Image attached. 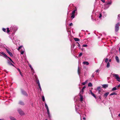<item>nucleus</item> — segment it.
Instances as JSON below:
<instances>
[{
  "label": "nucleus",
  "mask_w": 120,
  "mask_h": 120,
  "mask_svg": "<svg viewBox=\"0 0 120 120\" xmlns=\"http://www.w3.org/2000/svg\"><path fill=\"white\" fill-rule=\"evenodd\" d=\"M0 53L3 55L5 58H7V57H8V56H7V55L4 52H0Z\"/></svg>",
  "instance_id": "obj_7"
},
{
  "label": "nucleus",
  "mask_w": 120,
  "mask_h": 120,
  "mask_svg": "<svg viewBox=\"0 0 120 120\" xmlns=\"http://www.w3.org/2000/svg\"><path fill=\"white\" fill-rule=\"evenodd\" d=\"M108 58H106L105 60V63H107L108 62Z\"/></svg>",
  "instance_id": "obj_37"
},
{
  "label": "nucleus",
  "mask_w": 120,
  "mask_h": 120,
  "mask_svg": "<svg viewBox=\"0 0 120 120\" xmlns=\"http://www.w3.org/2000/svg\"><path fill=\"white\" fill-rule=\"evenodd\" d=\"M83 64H86L87 65H88L89 63L87 62L86 61H84L83 62Z\"/></svg>",
  "instance_id": "obj_14"
},
{
  "label": "nucleus",
  "mask_w": 120,
  "mask_h": 120,
  "mask_svg": "<svg viewBox=\"0 0 120 120\" xmlns=\"http://www.w3.org/2000/svg\"><path fill=\"white\" fill-rule=\"evenodd\" d=\"M24 51H21V53L22 54H23L24 53Z\"/></svg>",
  "instance_id": "obj_40"
},
{
  "label": "nucleus",
  "mask_w": 120,
  "mask_h": 120,
  "mask_svg": "<svg viewBox=\"0 0 120 120\" xmlns=\"http://www.w3.org/2000/svg\"><path fill=\"white\" fill-rule=\"evenodd\" d=\"M86 88V87L85 86H84L82 88L81 90L80 91V93L82 94L84 92V90Z\"/></svg>",
  "instance_id": "obj_10"
},
{
  "label": "nucleus",
  "mask_w": 120,
  "mask_h": 120,
  "mask_svg": "<svg viewBox=\"0 0 120 120\" xmlns=\"http://www.w3.org/2000/svg\"><path fill=\"white\" fill-rule=\"evenodd\" d=\"M119 116H120V113L118 115Z\"/></svg>",
  "instance_id": "obj_58"
},
{
  "label": "nucleus",
  "mask_w": 120,
  "mask_h": 120,
  "mask_svg": "<svg viewBox=\"0 0 120 120\" xmlns=\"http://www.w3.org/2000/svg\"><path fill=\"white\" fill-rule=\"evenodd\" d=\"M72 24H73L72 23H71L69 25L70 26H71L72 25Z\"/></svg>",
  "instance_id": "obj_52"
},
{
  "label": "nucleus",
  "mask_w": 120,
  "mask_h": 120,
  "mask_svg": "<svg viewBox=\"0 0 120 120\" xmlns=\"http://www.w3.org/2000/svg\"><path fill=\"white\" fill-rule=\"evenodd\" d=\"M74 39L76 41H78L80 40L79 39L76 38H74Z\"/></svg>",
  "instance_id": "obj_19"
},
{
  "label": "nucleus",
  "mask_w": 120,
  "mask_h": 120,
  "mask_svg": "<svg viewBox=\"0 0 120 120\" xmlns=\"http://www.w3.org/2000/svg\"><path fill=\"white\" fill-rule=\"evenodd\" d=\"M78 72L79 74V67H78Z\"/></svg>",
  "instance_id": "obj_53"
},
{
  "label": "nucleus",
  "mask_w": 120,
  "mask_h": 120,
  "mask_svg": "<svg viewBox=\"0 0 120 120\" xmlns=\"http://www.w3.org/2000/svg\"><path fill=\"white\" fill-rule=\"evenodd\" d=\"M82 55V53H80L79 56V57H80Z\"/></svg>",
  "instance_id": "obj_39"
},
{
  "label": "nucleus",
  "mask_w": 120,
  "mask_h": 120,
  "mask_svg": "<svg viewBox=\"0 0 120 120\" xmlns=\"http://www.w3.org/2000/svg\"><path fill=\"white\" fill-rule=\"evenodd\" d=\"M88 81L87 80H86L85 82H83L82 83V84L83 85H85L86 84Z\"/></svg>",
  "instance_id": "obj_20"
},
{
  "label": "nucleus",
  "mask_w": 120,
  "mask_h": 120,
  "mask_svg": "<svg viewBox=\"0 0 120 120\" xmlns=\"http://www.w3.org/2000/svg\"><path fill=\"white\" fill-rule=\"evenodd\" d=\"M77 43L78 44V47H80V45L79 44V43H78V42H77Z\"/></svg>",
  "instance_id": "obj_48"
},
{
  "label": "nucleus",
  "mask_w": 120,
  "mask_h": 120,
  "mask_svg": "<svg viewBox=\"0 0 120 120\" xmlns=\"http://www.w3.org/2000/svg\"><path fill=\"white\" fill-rule=\"evenodd\" d=\"M92 77H94V76H92Z\"/></svg>",
  "instance_id": "obj_61"
},
{
  "label": "nucleus",
  "mask_w": 120,
  "mask_h": 120,
  "mask_svg": "<svg viewBox=\"0 0 120 120\" xmlns=\"http://www.w3.org/2000/svg\"><path fill=\"white\" fill-rule=\"evenodd\" d=\"M106 67L107 68H109L110 67V63L109 62L107 64Z\"/></svg>",
  "instance_id": "obj_24"
},
{
  "label": "nucleus",
  "mask_w": 120,
  "mask_h": 120,
  "mask_svg": "<svg viewBox=\"0 0 120 120\" xmlns=\"http://www.w3.org/2000/svg\"><path fill=\"white\" fill-rule=\"evenodd\" d=\"M83 119L84 120H85L86 119L85 118V117H83Z\"/></svg>",
  "instance_id": "obj_55"
},
{
  "label": "nucleus",
  "mask_w": 120,
  "mask_h": 120,
  "mask_svg": "<svg viewBox=\"0 0 120 120\" xmlns=\"http://www.w3.org/2000/svg\"><path fill=\"white\" fill-rule=\"evenodd\" d=\"M17 70L18 71H19V73L20 72H21L20 70V69L19 68H17Z\"/></svg>",
  "instance_id": "obj_51"
},
{
  "label": "nucleus",
  "mask_w": 120,
  "mask_h": 120,
  "mask_svg": "<svg viewBox=\"0 0 120 120\" xmlns=\"http://www.w3.org/2000/svg\"><path fill=\"white\" fill-rule=\"evenodd\" d=\"M22 94L24 95L27 96L28 95L26 93L25 91L23 90H22Z\"/></svg>",
  "instance_id": "obj_9"
},
{
  "label": "nucleus",
  "mask_w": 120,
  "mask_h": 120,
  "mask_svg": "<svg viewBox=\"0 0 120 120\" xmlns=\"http://www.w3.org/2000/svg\"><path fill=\"white\" fill-rule=\"evenodd\" d=\"M88 86L89 87H92V85L91 82H89L88 85Z\"/></svg>",
  "instance_id": "obj_21"
},
{
  "label": "nucleus",
  "mask_w": 120,
  "mask_h": 120,
  "mask_svg": "<svg viewBox=\"0 0 120 120\" xmlns=\"http://www.w3.org/2000/svg\"><path fill=\"white\" fill-rule=\"evenodd\" d=\"M22 47H23V46H21L19 47L17 49L19 51L21 48Z\"/></svg>",
  "instance_id": "obj_30"
},
{
  "label": "nucleus",
  "mask_w": 120,
  "mask_h": 120,
  "mask_svg": "<svg viewBox=\"0 0 120 120\" xmlns=\"http://www.w3.org/2000/svg\"><path fill=\"white\" fill-rule=\"evenodd\" d=\"M120 86V84L118 86H116V87L117 88V89H118V88Z\"/></svg>",
  "instance_id": "obj_46"
},
{
  "label": "nucleus",
  "mask_w": 120,
  "mask_h": 120,
  "mask_svg": "<svg viewBox=\"0 0 120 120\" xmlns=\"http://www.w3.org/2000/svg\"><path fill=\"white\" fill-rule=\"evenodd\" d=\"M0 56H2V55H1V54H0Z\"/></svg>",
  "instance_id": "obj_59"
},
{
  "label": "nucleus",
  "mask_w": 120,
  "mask_h": 120,
  "mask_svg": "<svg viewBox=\"0 0 120 120\" xmlns=\"http://www.w3.org/2000/svg\"><path fill=\"white\" fill-rule=\"evenodd\" d=\"M112 3V2L111 1H110L109 2L106 3L105 4V6H107V7H105L104 8L105 9H107L109 7V5L111 4Z\"/></svg>",
  "instance_id": "obj_4"
},
{
  "label": "nucleus",
  "mask_w": 120,
  "mask_h": 120,
  "mask_svg": "<svg viewBox=\"0 0 120 120\" xmlns=\"http://www.w3.org/2000/svg\"><path fill=\"white\" fill-rule=\"evenodd\" d=\"M36 81L37 82L38 84V86H39L40 85V83L39 81V80L38 79H36Z\"/></svg>",
  "instance_id": "obj_15"
},
{
  "label": "nucleus",
  "mask_w": 120,
  "mask_h": 120,
  "mask_svg": "<svg viewBox=\"0 0 120 120\" xmlns=\"http://www.w3.org/2000/svg\"><path fill=\"white\" fill-rule=\"evenodd\" d=\"M113 76L114 77H115V78L118 82H120V78L118 74H113Z\"/></svg>",
  "instance_id": "obj_2"
},
{
  "label": "nucleus",
  "mask_w": 120,
  "mask_h": 120,
  "mask_svg": "<svg viewBox=\"0 0 120 120\" xmlns=\"http://www.w3.org/2000/svg\"><path fill=\"white\" fill-rule=\"evenodd\" d=\"M102 16V15H101V13H100V14H99V17H98L100 19H101V17Z\"/></svg>",
  "instance_id": "obj_34"
},
{
  "label": "nucleus",
  "mask_w": 120,
  "mask_h": 120,
  "mask_svg": "<svg viewBox=\"0 0 120 120\" xmlns=\"http://www.w3.org/2000/svg\"><path fill=\"white\" fill-rule=\"evenodd\" d=\"M104 7H104V8H105V7H107V6H105V5H104Z\"/></svg>",
  "instance_id": "obj_57"
},
{
  "label": "nucleus",
  "mask_w": 120,
  "mask_h": 120,
  "mask_svg": "<svg viewBox=\"0 0 120 120\" xmlns=\"http://www.w3.org/2000/svg\"><path fill=\"white\" fill-rule=\"evenodd\" d=\"M71 18H72V19L74 18L75 17V15L74 14H71Z\"/></svg>",
  "instance_id": "obj_28"
},
{
  "label": "nucleus",
  "mask_w": 120,
  "mask_h": 120,
  "mask_svg": "<svg viewBox=\"0 0 120 120\" xmlns=\"http://www.w3.org/2000/svg\"><path fill=\"white\" fill-rule=\"evenodd\" d=\"M118 19L119 20L120 19V14H119L118 16Z\"/></svg>",
  "instance_id": "obj_36"
},
{
  "label": "nucleus",
  "mask_w": 120,
  "mask_h": 120,
  "mask_svg": "<svg viewBox=\"0 0 120 120\" xmlns=\"http://www.w3.org/2000/svg\"><path fill=\"white\" fill-rule=\"evenodd\" d=\"M79 96L80 97V101H82L83 100V96L80 94H79Z\"/></svg>",
  "instance_id": "obj_11"
},
{
  "label": "nucleus",
  "mask_w": 120,
  "mask_h": 120,
  "mask_svg": "<svg viewBox=\"0 0 120 120\" xmlns=\"http://www.w3.org/2000/svg\"><path fill=\"white\" fill-rule=\"evenodd\" d=\"M17 111L20 115H22L24 114V113L23 111L21 109H17Z\"/></svg>",
  "instance_id": "obj_3"
},
{
  "label": "nucleus",
  "mask_w": 120,
  "mask_h": 120,
  "mask_svg": "<svg viewBox=\"0 0 120 120\" xmlns=\"http://www.w3.org/2000/svg\"><path fill=\"white\" fill-rule=\"evenodd\" d=\"M6 50L7 53H8L9 55L11 56H13L12 54V53L9 51L7 49H6Z\"/></svg>",
  "instance_id": "obj_8"
},
{
  "label": "nucleus",
  "mask_w": 120,
  "mask_h": 120,
  "mask_svg": "<svg viewBox=\"0 0 120 120\" xmlns=\"http://www.w3.org/2000/svg\"><path fill=\"white\" fill-rule=\"evenodd\" d=\"M46 109H47V112L48 115V116L49 118L50 119L51 118V116L50 113L49 109L48 108Z\"/></svg>",
  "instance_id": "obj_6"
},
{
  "label": "nucleus",
  "mask_w": 120,
  "mask_h": 120,
  "mask_svg": "<svg viewBox=\"0 0 120 120\" xmlns=\"http://www.w3.org/2000/svg\"><path fill=\"white\" fill-rule=\"evenodd\" d=\"M30 68L31 69V70L32 72L34 73V70L33 68L32 67V68Z\"/></svg>",
  "instance_id": "obj_31"
},
{
  "label": "nucleus",
  "mask_w": 120,
  "mask_h": 120,
  "mask_svg": "<svg viewBox=\"0 0 120 120\" xmlns=\"http://www.w3.org/2000/svg\"><path fill=\"white\" fill-rule=\"evenodd\" d=\"M97 90H98L99 91H100L101 90V87L100 86L98 87L97 88Z\"/></svg>",
  "instance_id": "obj_27"
},
{
  "label": "nucleus",
  "mask_w": 120,
  "mask_h": 120,
  "mask_svg": "<svg viewBox=\"0 0 120 120\" xmlns=\"http://www.w3.org/2000/svg\"><path fill=\"white\" fill-rule=\"evenodd\" d=\"M109 92H107L105 93L104 94V96L105 97H107L108 95L109 94Z\"/></svg>",
  "instance_id": "obj_18"
},
{
  "label": "nucleus",
  "mask_w": 120,
  "mask_h": 120,
  "mask_svg": "<svg viewBox=\"0 0 120 120\" xmlns=\"http://www.w3.org/2000/svg\"><path fill=\"white\" fill-rule=\"evenodd\" d=\"M45 108L46 109L49 108L47 104H46V103L45 102Z\"/></svg>",
  "instance_id": "obj_26"
},
{
  "label": "nucleus",
  "mask_w": 120,
  "mask_h": 120,
  "mask_svg": "<svg viewBox=\"0 0 120 120\" xmlns=\"http://www.w3.org/2000/svg\"><path fill=\"white\" fill-rule=\"evenodd\" d=\"M29 67L30 68H32V67L31 65L30 64H29Z\"/></svg>",
  "instance_id": "obj_47"
},
{
  "label": "nucleus",
  "mask_w": 120,
  "mask_h": 120,
  "mask_svg": "<svg viewBox=\"0 0 120 120\" xmlns=\"http://www.w3.org/2000/svg\"><path fill=\"white\" fill-rule=\"evenodd\" d=\"M18 29V28L17 26H12L10 28V30L9 28H7V32L8 33L10 31H12L13 30L15 32Z\"/></svg>",
  "instance_id": "obj_1"
},
{
  "label": "nucleus",
  "mask_w": 120,
  "mask_h": 120,
  "mask_svg": "<svg viewBox=\"0 0 120 120\" xmlns=\"http://www.w3.org/2000/svg\"><path fill=\"white\" fill-rule=\"evenodd\" d=\"M111 59H109V62H111Z\"/></svg>",
  "instance_id": "obj_56"
},
{
  "label": "nucleus",
  "mask_w": 120,
  "mask_h": 120,
  "mask_svg": "<svg viewBox=\"0 0 120 120\" xmlns=\"http://www.w3.org/2000/svg\"><path fill=\"white\" fill-rule=\"evenodd\" d=\"M20 74V75H21V76L22 77H23V75L22 74L21 72H20L19 73Z\"/></svg>",
  "instance_id": "obj_49"
},
{
  "label": "nucleus",
  "mask_w": 120,
  "mask_h": 120,
  "mask_svg": "<svg viewBox=\"0 0 120 120\" xmlns=\"http://www.w3.org/2000/svg\"><path fill=\"white\" fill-rule=\"evenodd\" d=\"M91 95L93 96L95 98H96V97L95 95L93 93L91 94Z\"/></svg>",
  "instance_id": "obj_29"
},
{
  "label": "nucleus",
  "mask_w": 120,
  "mask_h": 120,
  "mask_svg": "<svg viewBox=\"0 0 120 120\" xmlns=\"http://www.w3.org/2000/svg\"><path fill=\"white\" fill-rule=\"evenodd\" d=\"M39 86V90H40V91H42V89H41V88L40 85L39 86Z\"/></svg>",
  "instance_id": "obj_35"
},
{
  "label": "nucleus",
  "mask_w": 120,
  "mask_h": 120,
  "mask_svg": "<svg viewBox=\"0 0 120 120\" xmlns=\"http://www.w3.org/2000/svg\"><path fill=\"white\" fill-rule=\"evenodd\" d=\"M10 118L11 120H17L14 117H12V116H10Z\"/></svg>",
  "instance_id": "obj_17"
},
{
  "label": "nucleus",
  "mask_w": 120,
  "mask_h": 120,
  "mask_svg": "<svg viewBox=\"0 0 120 120\" xmlns=\"http://www.w3.org/2000/svg\"><path fill=\"white\" fill-rule=\"evenodd\" d=\"M78 109H79L78 108V109H77L76 108V107H75V110L77 112L78 111Z\"/></svg>",
  "instance_id": "obj_42"
},
{
  "label": "nucleus",
  "mask_w": 120,
  "mask_h": 120,
  "mask_svg": "<svg viewBox=\"0 0 120 120\" xmlns=\"http://www.w3.org/2000/svg\"><path fill=\"white\" fill-rule=\"evenodd\" d=\"M115 59L117 62L119 63V60L118 57L117 56H116L115 57Z\"/></svg>",
  "instance_id": "obj_12"
},
{
  "label": "nucleus",
  "mask_w": 120,
  "mask_h": 120,
  "mask_svg": "<svg viewBox=\"0 0 120 120\" xmlns=\"http://www.w3.org/2000/svg\"><path fill=\"white\" fill-rule=\"evenodd\" d=\"M120 24L119 23H118L116 24L115 27V31L116 32H117L119 30V26Z\"/></svg>",
  "instance_id": "obj_5"
},
{
  "label": "nucleus",
  "mask_w": 120,
  "mask_h": 120,
  "mask_svg": "<svg viewBox=\"0 0 120 120\" xmlns=\"http://www.w3.org/2000/svg\"><path fill=\"white\" fill-rule=\"evenodd\" d=\"M8 64H9V65H12V66H13V64H12L11 62H8Z\"/></svg>",
  "instance_id": "obj_32"
},
{
  "label": "nucleus",
  "mask_w": 120,
  "mask_h": 120,
  "mask_svg": "<svg viewBox=\"0 0 120 120\" xmlns=\"http://www.w3.org/2000/svg\"><path fill=\"white\" fill-rule=\"evenodd\" d=\"M118 89L116 87V86L114 88H113L112 89V90H117Z\"/></svg>",
  "instance_id": "obj_22"
},
{
  "label": "nucleus",
  "mask_w": 120,
  "mask_h": 120,
  "mask_svg": "<svg viewBox=\"0 0 120 120\" xmlns=\"http://www.w3.org/2000/svg\"><path fill=\"white\" fill-rule=\"evenodd\" d=\"M100 0L104 3L105 2V0Z\"/></svg>",
  "instance_id": "obj_50"
},
{
  "label": "nucleus",
  "mask_w": 120,
  "mask_h": 120,
  "mask_svg": "<svg viewBox=\"0 0 120 120\" xmlns=\"http://www.w3.org/2000/svg\"><path fill=\"white\" fill-rule=\"evenodd\" d=\"M98 70H97L96 71V72H98Z\"/></svg>",
  "instance_id": "obj_54"
},
{
  "label": "nucleus",
  "mask_w": 120,
  "mask_h": 120,
  "mask_svg": "<svg viewBox=\"0 0 120 120\" xmlns=\"http://www.w3.org/2000/svg\"><path fill=\"white\" fill-rule=\"evenodd\" d=\"M102 13H103V14H104V15L105 16H106V14L105 13V12H103Z\"/></svg>",
  "instance_id": "obj_43"
},
{
  "label": "nucleus",
  "mask_w": 120,
  "mask_h": 120,
  "mask_svg": "<svg viewBox=\"0 0 120 120\" xmlns=\"http://www.w3.org/2000/svg\"><path fill=\"white\" fill-rule=\"evenodd\" d=\"M19 104L22 105H24V103L22 101H20L19 102Z\"/></svg>",
  "instance_id": "obj_16"
},
{
  "label": "nucleus",
  "mask_w": 120,
  "mask_h": 120,
  "mask_svg": "<svg viewBox=\"0 0 120 120\" xmlns=\"http://www.w3.org/2000/svg\"><path fill=\"white\" fill-rule=\"evenodd\" d=\"M89 93L91 94H92L93 93L92 91L91 90H89Z\"/></svg>",
  "instance_id": "obj_44"
},
{
  "label": "nucleus",
  "mask_w": 120,
  "mask_h": 120,
  "mask_svg": "<svg viewBox=\"0 0 120 120\" xmlns=\"http://www.w3.org/2000/svg\"><path fill=\"white\" fill-rule=\"evenodd\" d=\"M76 11H77V9H76L75 10H73V11H72L71 14H75V12Z\"/></svg>",
  "instance_id": "obj_23"
},
{
  "label": "nucleus",
  "mask_w": 120,
  "mask_h": 120,
  "mask_svg": "<svg viewBox=\"0 0 120 120\" xmlns=\"http://www.w3.org/2000/svg\"><path fill=\"white\" fill-rule=\"evenodd\" d=\"M87 46V45H82L83 47H86Z\"/></svg>",
  "instance_id": "obj_41"
},
{
  "label": "nucleus",
  "mask_w": 120,
  "mask_h": 120,
  "mask_svg": "<svg viewBox=\"0 0 120 120\" xmlns=\"http://www.w3.org/2000/svg\"><path fill=\"white\" fill-rule=\"evenodd\" d=\"M8 58L9 60H10L13 63H14L13 62L12 60L9 57H7V59Z\"/></svg>",
  "instance_id": "obj_38"
},
{
  "label": "nucleus",
  "mask_w": 120,
  "mask_h": 120,
  "mask_svg": "<svg viewBox=\"0 0 120 120\" xmlns=\"http://www.w3.org/2000/svg\"><path fill=\"white\" fill-rule=\"evenodd\" d=\"M45 120H47V119H46Z\"/></svg>",
  "instance_id": "obj_60"
},
{
  "label": "nucleus",
  "mask_w": 120,
  "mask_h": 120,
  "mask_svg": "<svg viewBox=\"0 0 120 120\" xmlns=\"http://www.w3.org/2000/svg\"><path fill=\"white\" fill-rule=\"evenodd\" d=\"M2 30L4 32L6 31V29L5 28H3L2 29Z\"/></svg>",
  "instance_id": "obj_45"
},
{
  "label": "nucleus",
  "mask_w": 120,
  "mask_h": 120,
  "mask_svg": "<svg viewBox=\"0 0 120 120\" xmlns=\"http://www.w3.org/2000/svg\"><path fill=\"white\" fill-rule=\"evenodd\" d=\"M102 86L104 88L107 87L108 86V84H103L102 85Z\"/></svg>",
  "instance_id": "obj_13"
},
{
  "label": "nucleus",
  "mask_w": 120,
  "mask_h": 120,
  "mask_svg": "<svg viewBox=\"0 0 120 120\" xmlns=\"http://www.w3.org/2000/svg\"><path fill=\"white\" fill-rule=\"evenodd\" d=\"M116 94H117L115 92H113V93H111L110 95L111 96V95H116Z\"/></svg>",
  "instance_id": "obj_25"
},
{
  "label": "nucleus",
  "mask_w": 120,
  "mask_h": 120,
  "mask_svg": "<svg viewBox=\"0 0 120 120\" xmlns=\"http://www.w3.org/2000/svg\"><path fill=\"white\" fill-rule=\"evenodd\" d=\"M42 98L43 101H45V97L44 96H42Z\"/></svg>",
  "instance_id": "obj_33"
}]
</instances>
